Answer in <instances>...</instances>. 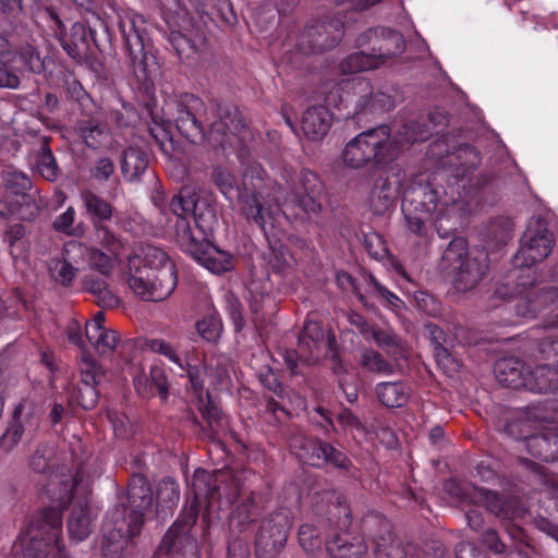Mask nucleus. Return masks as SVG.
Returning <instances> with one entry per match:
<instances>
[{"mask_svg": "<svg viewBox=\"0 0 558 558\" xmlns=\"http://www.w3.org/2000/svg\"><path fill=\"white\" fill-rule=\"evenodd\" d=\"M326 196L323 181L310 169H302L298 182L288 190L278 185L275 192V201L283 216L300 223L317 220L322 216Z\"/></svg>", "mask_w": 558, "mask_h": 558, "instance_id": "obj_1", "label": "nucleus"}, {"mask_svg": "<svg viewBox=\"0 0 558 558\" xmlns=\"http://www.w3.org/2000/svg\"><path fill=\"white\" fill-rule=\"evenodd\" d=\"M400 144L391 137V130L387 124H380L361 132L345 145L342 151L343 162L359 169L368 163L374 167H385L399 158Z\"/></svg>", "mask_w": 558, "mask_h": 558, "instance_id": "obj_2", "label": "nucleus"}, {"mask_svg": "<svg viewBox=\"0 0 558 558\" xmlns=\"http://www.w3.org/2000/svg\"><path fill=\"white\" fill-rule=\"evenodd\" d=\"M442 259L452 268L454 290L462 293L476 288L489 269L488 253L483 248L468 251L466 240L461 236L450 241Z\"/></svg>", "mask_w": 558, "mask_h": 558, "instance_id": "obj_3", "label": "nucleus"}, {"mask_svg": "<svg viewBox=\"0 0 558 558\" xmlns=\"http://www.w3.org/2000/svg\"><path fill=\"white\" fill-rule=\"evenodd\" d=\"M347 112L344 119L355 118L360 114H378L395 108L398 89L393 85L384 83L374 85L365 77L345 80Z\"/></svg>", "mask_w": 558, "mask_h": 558, "instance_id": "obj_4", "label": "nucleus"}, {"mask_svg": "<svg viewBox=\"0 0 558 558\" xmlns=\"http://www.w3.org/2000/svg\"><path fill=\"white\" fill-rule=\"evenodd\" d=\"M266 173L258 163L250 165L242 174L241 185L236 189L241 214L248 223L258 227L267 235V223H271V206L266 204L268 195Z\"/></svg>", "mask_w": 558, "mask_h": 558, "instance_id": "obj_5", "label": "nucleus"}, {"mask_svg": "<svg viewBox=\"0 0 558 558\" xmlns=\"http://www.w3.org/2000/svg\"><path fill=\"white\" fill-rule=\"evenodd\" d=\"M286 438L290 450L303 464L317 469L331 465L343 471H349L352 466L351 460L343 451L317 436L307 435L298 426H290Z\"/></svg>", "mask_w": 558, "mask_h": 558, "instance_id": "obj_6", "label": "nucleus"}, {"mask_svg": "<svg viewBox=\"0 0 558 558\" xmlns=\"http://www.w3.org/2000/svg\"><path fill=\"white\" fill-rule=\"evenodd\" d=\"M466 495L470 496L472 502L475 501L473 498H477L485 510L498 519L511 539L522 543L525 541V531L521 526V522L527 510L518 496L478 486H473L471 493H465V499Z\"/></svg>", "mask_w": 558, "mask_h": 558, "instance_id": "obj_7", "label": "nucleus"}, {"mask_svg": "<svg viewBox=\"0 0 558 558\" xmlns=\"http://www.w3.org/2000/svg\"><path fill=\"white\" fill-rule=\"evenodd\" d=\"M292 529V513L288 508H280L260 520L253 531L256 558H277L286 547Z\"/></svg>", "mask_w": 558, "mask_h": 558, "instance_id": "obj_8", "label": "nucleus"}, {"mask_svg": "<svg viewBox=\"0 0 558 558\" xmlns=\"http://www.w3.org/2000/svg\"><path fill=\"white\" fill-rule=\"evenodd\" d=\"M337 520L335 529L327 534V553L332 558H362L367 553V545L362 536L349 531L352 518L351 509L343 496H337Z\"/></svg>", "mask_w": 558, "mask_h": 558, "instance_id": "obj_9", "label": "nucleus"}, {"mask_svg": "<svg viewBox=\"0 0 558 558\" xmlns=\"http://www.w3.org/2000/svg\"><path fill=\"white\" fill-rule=\"evenodd\" d=\"M196 521V508L192 507L168 529L157 554L171 555V558H201L198 542L193 534Z\"/></svg>", "mask_w": 558, "mask_h": 558, "instance_id": "obj_10", "label": "nucleus"}, {"mask_svg": "<svg viewBox=\"0 0 558 558\" xmlns=\"http://www.w3.org/2000/svg\"><path fill=\"white\" fill-rule=\"evenodd\" d=\"M178 276L170 269L150 271L147 268H132L128 277V286L144 302H161L175 290Z\"/></svg>", "mask_w": 558, "mask_h": 558, "instance_id": "obj_11", "label": "nucleus"}, {"mask_svg": "<svg viewBox=\"0 0 558 558\" xmlns=\"http://www.w3.org/2000/svg\"><path fill=\"white\" fill-rule=\"evenodd\" d=\"M555 243L554 234L542 218L531 219L521 238V245L513 257L518 268L530 270L531 266L545 259Z\"/></svg>", "mask_w": 558, "mask_h": 558, "instance_id": "obj_12", "label": "nucleus"}, {"mask_svg": "<svg viewBox=\"0 0 558 558\" xmlns=\"http://www.w3.org/2000/svg\"><path fill=\"white\" fill-rule=\"evenodd\" d=\"M28 535L37 551L61 555L64 549L61 511L52 507L40 510L28 524Z\"/></svg>", "mask_w": 558, "mask_h": 558, "instance_id": "obj_13", "label": "nucleus"}, {"mask_svg": "<svg viewBox=\"0 0 558 558\" xmlns=\"http://www.w3.org/2000/svg\"><path fill=\"white\" fill-rule=\"evenodd\" d=\"M138 534L129 530L125 505L114 507L109 515V522L104 525L102 558H126L135 546L133 537Z\"/></svg>", "mask_w": 558, "mask_h": 558, "instance_id": "obj_14", "label": "nucleus"}, {"mask_svg": "<svg viewBox=\"0 0 558 558\" xmlns=\"http://www.w3.org/2000/svg\"><path fill=\"white\" fill-rule=\"evenodd\" d=\"M379 39L377 48H373L372 53L359 51L351 53L341 61L340 71L342 74H353L363 71H369L378 68L388 59L399 56L405 51L404 37H376Z\"/></svg>", "mask_w": 558, "mask_h": 558, "instance_id": "obj_15", "label": "nucleus"}, {"mask_svg": "<svg viewBox=\"0 0 558 558\" xmlns=\"http://www.w3.org/2000/svg\"><path fill=\"white\" fill-rule=\"evenodd\" d=\"M154 501L151 485L144 475H133L129 483L125 500L116 507L126 508V524L133 533H140Z\"/></svg>", "mask_w": 558, "mask_h": 558, "instance_id": "obj_16", "label": "nucleus"}, {"mask_svg": "<svg viewBox=\"0 0 558 558\" xmlns=\"http://www.w3.org/2000/svg\"><path fill=\"white\" fill-rule=\"evenodd\" d=\"M204 102L201 98L184 94L177 102L175 126L180 134L193 144L205 141V129L201 121Z\"/></svg>", "mask_w": 558, "mask_h": 558, "instance_id": "obj_17", "label": "nucleus"}, {"mask_svg": "<svg viewBox=\"0 0 558 558\" xmlns=\"http://www.w3.org/2000/svg\"><path fill=\"white\" fill-rule=\"evenodd\" d=\"M336 502L328 506L326 512L317 515L313 522L304 523L299 527L298 539L304 551L315 554L319 551L325 544L327 547V534L335 529Z\"/></svg>", "mask_w": 558, "mask_h": 558, "instance_id": "obj_18", "label": "nucleus"}, {"mask_svg": "<svg viewBox=\"0 0 558 558\" xmlns=\"http://www.w3.org/2000/svg\"><path fill=\"white\" fill-rule=\"evenodd\" d=\"M128 50L134 75L140 84L148 88L153 74L157 71L156 57L147 50L145 37H121Z\"/></svg>", "mask_w": 558, "mask_h": 558, "instance_id": "obj_19", "label": "nucleus"}, {"mask_svg": "<svg viewBox=\"0 0 558 558\" xmlns=\"http://www.w3.org/2000/svg\"><path fill=\"white\" fill-rule=\"evenodd\" d=\"M399 186V180H391L387 174H379L374 180L367 198L374 215L383 216L396 206Z\"/></svg>", "mask_w": 558, "mask_h": 558, "instance_id": "obj_20", "label": "nucleus"}, {"mask_svg": "<svg viewBox=\"0 0 558 558\" xmlns=\"http://www.w3.org/2000/svg\"><path fill=\"white\" fill-rule=\"evenodd\" d=\"M75 253H83V244L77 241H69L63 245L61 258L53 257L48 264L51 278L64 288L71 287L78 274V268L71 263Z\"/></svg>", "mask_w": 558, "mask_h": 558, "instance_id": "obj_21", "label": "nucleus"}, {"mask_svg": "<svg viewBox=\"0 0 558 558\" xmlns=\"http://www.w3.org/2000/svg\"><path fill=\"white\" fill-rule=\"evenodd\" d=\"M262 513L263 507L256 501L255 494L251 492L247 496H243L233 509L230 517V529L253 533L260 522Z\"/></svg>", "mask_w": 558, "mask_h": 558, "instance_id": "obj_22", "label": "nucleus"}, {"mask_svg": "<svg viewBox=\"0 0 558 558\" xmlns=\"http://www.w3.org/2000/svg\"><path fill=\"white\" fill-rule=\"evenodd\" d=\"M438 199L439 192L436 186L427 180H418L404 190L402 205L435 213Z\"/></svg>", "mask_w": 558, "mask_h": 558, "instance_id": "obj_23", "label": "nucleus"}, {"mask_svg": "<svg viewBox=\"0 0 558 558\" xmlns=\"http://www.w3.org/2000/svg\"><path fill=\"white\" fill-rule=\"evenodd\" d=\"M92 524L93 518L87 499H75L73 497L68 518V533L70 538L75 542L84 541L92 532Z\"/></svg>", "mask_w": 558, "mask_h": 558, "instance_id": "obj_24", "label": "nucleus"}, {"mask_svg": "<svg viewBox=\"0 0 558 558\" xmlns=\"http://www.w3.org/2000/svg\"><path fill=\"white\" fill-rule=\"evenodd\" d=\"M360 530L363 539L373 542L374 546L393 537V526L391 522L380 512L369 510L360 520Z\"/></svg>", "mask_w": 558, "mask_h": 558, "instance_id": "obj_25", "label": "nucleus"}, {"mask_svg": "<svg viewBox=\"0 0 558 558\" xmlns=\"http://www.w3.org/2000/svg\"><path fill=\"white\" fill-rule=\"evenodd\" d=\"M331 123L332 116L326 106H312L303 113L302 131L308 140L320 141L329 132Z\"/></svg>", "mask_w": 558, "mask_h": 558, "instance_id": "obj_26", "label": "nucleus"}, {"mask_svg": "<svg viewBox=\"0 0 558 558\" xmlns=\"http://www.w3.org/2000/svg\"><path fill=\"white\" fill-rule=\"evenodd\" d=\"M497 380L505 387L518 389L527 385V369L523 361L515 357H504L494 367Z\"/></svg>", "mask_w": 558, "mask_h": 558, "instance_id": "obj_27", "label": "nucleus"}, {"mask_svg": "<svg viewBox=\"0 0 558 558\" xmlns=\"http://www.w3.org/2000/svg\"><path fill=\"white\" fill-rule=\"evenodd\" d=\"M177 243L183 252L196 259L211 243L209 234H196L186 218H178L175 221Z\"/></svg>", "mask_w": 558, "mask_h": 558, "instance_id": "obj_28", "label": "nucleus"}, {"mask_svg": "<svg viewBox=\"0 0 558 558\" xmlns=\"http://www.w3.org/2000/svg\"><path fill=\"white\" fill-rule=\"evenodd\" d=\"M526 450L546 462L558 460V432L547 430L526 437Z\"/></svg>", "mask_w": 558, "mask_h": 558, "instance_id": "obj_29", "label": "nucleus"}, {"mask_svg": "<svg viewBox=\"0 0 558 558\" xmlns=\"http://www.w3.org/2000/svg\"><path fill=\"white\" fill-rule=\"evenodd\" d=\"M38 198L39 193L37 190H34V192L15 197V199L12 201L2 199L7 207L3 210L2 218H8L12 215H16L21 220L24 221L35 220L40 213V205Z\"/></svg>", "mask_w": 558, "mask_h": 558, "instance_id": "obj_30", "label": "nucleus"}, {"mask_svg": "<svg viewBox=\"0 0 558 558\" xmlns=\"http://www.w3.org/2000/svg\"><path fill=\"white\" fill-rule=\"evenodd\" d=\"M525 268L511 271L502 281L498 282L494 295L500 300H510L524 294L533 284L530 275H524Z\"/></svg>", "mask_w": 558, "mask_h": 558, "instance_id": "obj_31", "label": "nucleus"}, {"mask_svg": "<svg viewBox=\"0 0 558 558\" xmlns=\"http://www.w3.org/2000/svg\"><path fill=\"white\" fill-rule=\"evenodd\" d=\"M526 388L539 393L558 390V363L556 365L541 364L527 372Z\"/></svg>", "mask_w": 558, "mask_h": 558, "instance_id": "obj_32", "label": "nucleus"}, {"mask_svg": "<svg viewBox=\"0 0 558 558\" xmlns=\"http://www.w3.org/2000/svg\"><path fill=\"white\" fill-rule=\"evenodd\" d=\"M81 197L92 227L111 221L114 213L112 204L90 190L82 191Z\"/></svg>", "mask_w": 558, "mask_h": 558, "instance_id": "obj_33", "label": "nucleus"}, {"mask_svg": "<svg viewBox=\"0 0 558 558\" xmlns=\"http://www.w3.org/2000/svg\"><path fill=\"white\" fill-rule=\"evenodd\" d=\"M82 291L90 293L95 302L102 308H114L119 305L118 296L110 290L108 282L96 276L86 275L81 280Z\"/></svg>", "mask_w": 558, "mask_h": 558, "instance_id": "obj_34", "label": "nucleus"}, {"mask_svg": "<svg viewBox=\"0 0 558 558\" xmlns=\"http://www.w3.org/2000/svg\"><path fill=\"white\" fill-rule=\"evenodd\" d=\"M215 482H216L215 478L208 471L201 469V468L196 469L192 476V483H191L194 498L189 506H185L183 508L179 518H182L183 514L192 507L196 508V513L198 517L199 508H201V500L209 499L210 497H213L214 492L216 489Z\"/></svg>", "mask_w": 558, "mask_h": 558, "instance_id": "obj_35", "label": "nucleus"}, {"mask_svg": "<svg viewBox=\"0 0 558 558\" xmlns=\"http://www.w3.org/2000/svg\"><path fill=\"white\" fill-rule=\"evenodd\" d=\"M217 122H222L225 128L234 136L244 138L248 132L245 119L240 109L232 104H216Z\"/></svg>", "mask_w": 558, "mask_h": 558, "instance_id": "obj_36", "label": "nucleus"}, {"mask_svg": "<svg viewBox=\"0 0 558 558\" xmlns=\"http://www.w3.org/2000/svg\"><path fill=\"white\" fill-rule=\"evenodd\" d=\"M148 166V156L140 147L130 146L123 150L121 172L129 181L141 178Z\"/></svg>", "mask_w": 558, "mask_h": 558, "instance_id": "obj_37", "label": "nucleus"}, {"mask_svg": "<svg viewBox=\"0 0 558 558\" xmlns=\"http://www.w3.org/2000/svg\"><path fill=\"white\" fill-rule=\"evenodd\" d=\"M450 157V163L457 167L459 175H466L474 171L482 162L480 150L468 143L458 145Z\"/></svg>", "mask_w": 558, "mask_h": 558, "instance_id": "obj_38", "label": "nucleus"}, {"mask_svg": "<svg viewBox=\"0 0 558 558\" xmlns=\"http://www.w3.org/2000/svg\"><path fill=\"white\" fill-rule=\"evenodd\" d=\"M49 143L50 138L47 136H44L40 140V146L36 153L35 166L38 173L45 180L49 182H56L59 179L61 172Z\"/></svg>", "mask_w": 558, "mask_h": 558, "instance_id": "obj_39", "label": "nucleus"}, {"mask_svg": "<svg viewBox=\"0 0 558 558\" xmlns=\"http://www.w3.org/2000/svg\"><path fill=\"white\" fill-rule=\"evenodd\" d=\"M195 260L213 274H222L232 269V255L219 250L213 243Z\"/></svg>", "mask_w": 558, "mask_h": 558, "instance_id": "obj_40", "label": "nucleus"}, {"mask_svg": "<svg viewBox=\"0 0 558 558\" xmlns=\"http://www.w3.org/2000/svg\"><path fill=\"white\" fill-rule=\"evenodd\" d=\"M407 229L418 238L428 235L429 226L433 222L434 213L413 208L410 205H401Z\"/></svg>", "mask_w": 558, "mask_h": 558, "instance_id": "obj_41", "label": "nucleus"}, {"mask_svg": "<svg viewBox=\"0 0 558 558\" xmlns=\"http://www.w3.org/2000/svg\"><path fill=\"white\" fill-rule=\"evenodd\" d=\"M375 391L379 401L387 408H400L409 398L404 385L399 381L380 383Z\"/></svg>", "mask_w": 558, "mask_h": 558, "instance_id": "obj_42", "label": "nucleus"}, {"mask_svg": "<svg viewBox=\"0 0 558 558\" xmlns=\"http://www.w3.org/2000/svg\"><path fill=\"white\" fill-rule=\"evenodd\" d=\"M194 223L197 232L213 236L216 225L218 223L215 207L206 201H197L196 208L192 210Z\"/></svg>", "mask_w": 558, "mask_h": 558, "instance_id": "obj_43", "label": "nucleus"}, {"mask_svg": "<svg viewBox=\"0 0 558 558\" xmlns=\"http://www.w3.org/2000/svg\"><path fill=\"white\" fill-rule=\"evenodd\" d=\"M136 268H147L150 271H161V269L171 268L173 276H177V267L174 263L169 258L168 254L163 250L156 246H147L141 260V265Z\"/></svg>", "mask_w": 558, "mask_h": 558, "instance_id": "obj_44", "label": "nucleus"}, {"mask_svg": "<svg viewBox=\"0 0 558 558\" xmlns=\"http://www.w3.org/2000/svg\"><path fill=\"white\" fill-rule=\"evenodd\" d=\"M23 404H17L13 411L12 420L4 434L0 437V449L4 452L11 451L21 440L24 434V426L21 421Z\"/></svg>", "mask_w": 558, "mask_h": 558, "instance_id": "obj_45", "label": "nucleus"}, {"mask_svg": "<svg viewBox=\"0 0 558 558\" xmlns=\"http://www.w3.org/2000/svg\"><path fill=\"white\" fill-rule=\"evenodd\" d=\"M252 533L239 529H230L227 538V558H250Z\"/></svg>", "mask_w": 558, "mask_h": 558, "instance_id": "obj_46", "label": "nucleus"}, {"mask_svg": "<svg viewBox=\"0 0 558 558\" xmlns=\"http://www.w3.org/2000/svg\"><path fill=\"white\" fill-rule=\"evenodd\" d=\"M180 499L179 484L170 476L163 477L157 485L156 500L158 512L173 508Z\"/></svg>", "mask_w": 558, "mask_h": 558, "instance_id": "obj_47", "label": "nucleus"}, {"mask_svg": "<svg viewBox=\"0 0 558 558\" xmlns=\"http://www.w3.org/2000/svg\"><path fill=\"white\" fill-rule=\"evenodd\" d=\"M3 185L15 197L34 192L32 179L19 170L7 171L3 175Z\"/></svg>", "mask_w": 558, "mask_h": 558, "instance_id": "obj_48", "label": "nucleus"}, {"mask_svg": "<svg viewBox=\"0 0 558 558\" xmlns=\"http://www.w3.org/2000/svg\"><path fill=\"white\" fill-rule=\"evenodd\" d=\"M210 179L226 199L233 204V194L239 187L233 173L227 168L216 166L211 170Z\"/></svg>", "mask_w": 558, "mask_h": 558, "instance_id": "obj_49", "label": "nucleus"}, {"mask_svg": "<svg viewBox=\"0 0 558 558\" xmlns=\"http://www.w3.org/2000/svg\"><path fill=\"white\" fill-rule=\"evenodd\" d=\"M105 124L95 120L78 121L76 132L83 140L85 145L89 148L96 149L101 143V137L105 135Z\"/></svg>", "mask_w": 558, "mask_h": 558, "instance_id": "obj_50", "label": "nucleus"}, {"mask_svg": "<svg viewBox=\"0 0 558 558\" xmlns=\"http://www.w3.org/2000/svg\"><path fill=\"white\" fill-rule=\"evenodd\" d=\"M86 252L88 255V262L90 268L97 270L102 276H110L113 270L114 259L119 254H110L109 252H104L102 250L90 246L87 247L83 245V252Z\"/></svg>", "mask_w": 558, "mask_h": 558, "instance_id": "obj_51", "label": "nucleus"}, {"mask_svg": "<svg viewBox=\"0 0 558 558\" xmlns=\"http://www.w3.org/2000/svg\"><path fill=\"white\" fill-rule=\"evenodd\" d=\"M295 43L298 49L304 54L323 53L339 44L336 36L332 37H298Z\"/></svg>", "mask_w": 558, "mask_h": 558, "instance_id": "obj_52", "label": "nucleus"}, {"mask_svg": "<svg viewBox=\"0 0 558 558\" xmlns=\"http://www.w3.org/2000/svg\"><path fill=\"white\" fill-rule=\"evenodd\" d=\"M64 51L76 61L86 57L89 40L98 46L96 37H57Z\"/></svg>", "mask_w": 558, "mask_h": 558, "instance_id": "obj_53", "label": "nucleus"}, {"mask_svg": "<svg viewBox=\"0 0 558 558\" xmlns=\"http://www.w3.org/2000/svg\"><path fill=\"white\" fill-rule=\"evenodd\" d=\"M96 242L110 254H119L123 247L121 239L109 228L108 223L93 227Z\"/></svg>", "mask_w": 558, "mask_h": 558, "instance_id": "obj_54", "label": "nucleus"}, {"mask_svg": "<svg viewBox=\"0 0 558 558\" xmlns=\"http://www.w3.org/2000/svg\"><path fill=\"white\" fill-rule=\"evenodd\" d=\"M555 320L556 318L549 325L555 332L542 338L537 344L534 353L537 360H557L558 363V328L555 326Z\"/></svg>", "mask_w": 558, "mask_h": 558, "instance_id": "obj_55", "label": "nucleus"}, {"mask_svg": "<svg viewBox=\"0 0 558 558\" xmlns=\"http://www.w3.org/2000/svg\"><path fill=\"white\" fill-rule=\"evenodd\" d=\"M371 336L375 343L387 354L398 356L401 353V340L393 331L375 327Z\"/></svg>", "mask_w": 558, "mask_h": 558, "instance_id": "obj_56", "label": "nucleus"}, {"mask_svg": "<svg viewBox=\"0 0 558 558\" xmlns=\"http://www.w3.org/2000/svg\"><path fill=\"white\" fill-rule=\"evenodd\" d=\"M196 193L189 189H182L177 195H174L170 202V210L178 218H185V214L192 213L196 208L198 201Z\"/></svg>", "mask_w": 558, "mask_h": 558, "instance_id": "obj_57", "label": "nucleus"}, {"mask_svg": "<svg viewBox=\"0 0 558 558\" xmlns=\"http://www.w3.org/2000/svg\"><path fill=\"white\" fill-rule=\"evenodd\" d=\"M360 364L368 372L378 374H392L393 366L374 349H365L361 354Z\"/></svg>", "mask_w": 558, "mask_h": 558, "instance_id": "obj_58", "label": "nucleus"}, {"mask_svg": "<svg viewBox=\"0 0 558 558\" xmlns=\"http://www.w3.org/2000/svg\"><path fill=\"white\" fill-rule=\"evenodd\" d=\"M527 294L532 295V310H530V313H539L558 299V288L555 286H544L536 290H527ZM523 314H529V311L523 312Z\"/></svg>", "mask_w": 558, "mask_h": 558, "instance_id": "obj_59", "label": "nucleus"}, {"mask_svg": "<svg viewBox=\"0 0 558 558\" xmlns=\"http://www.w3.org/2000/svg\"><path fill=\"white\" fill-rule=\"evenodd\" d=\"M14 60H19L27 71L35 74H40L46 70V59L40 58L37 50L29 45L21 48L14 54Z\"/></svg>", "mask_w": 558, "mask_h": 558, "instance_id": "obj_60", "label": "nucleus"}, {"mask_svg": "<svg viewBox=\"0 0 558 558\" xmlns=\"http://www.w3.org/2000/svg\"><path fill=\"white\" fill-rule=\"evenodd\" d=\"M231 135L233 134L222 125V122L214 121L210 123L207 134L205 133V140L209 148L225 150L231 145Z\"/></svg>", "mask_w": 558, "mask_h": 558, "instance_id": "obj_61", "label": "nucleus"}, {"mask_svg": "<svg viewBox=\"0 0 558 558\" xmlns=\"http://www.w3.org/2000/svg\"><path fill=\"white\" fill-rule=\"evenodd\" d=\"M434 133V128L425 120L423 121H411L403 125V132L405 140L411 143L424 142L428 140Z\"/></svg>", "mask_w": 558, "mask_h": 558, "instance_id": "obj_62", "label": "nucleus"}, {"mask_svg": "<svg viewBox=\"0 0 558 558\" xmlns=\"http://www.w3.org/2000/svg\"><path fill=\"white\" fill-rule=\"evenodd\" d=\"M195 397L197 401V408L201 411L204 420L207 421L208 425H219L221 421V410L217 407V404L213 402L209 391H206L205 396L203 392L202 395H197Z\"/></svg>", "mask_w": 558, "mask_h": 558, "instance_id": "obj_63", "label": "nucleus"}, {"mask_svg": "<svg viewBox=\"0 0 558 558\" xmlns=\"http://www.w3.org/2000/svg\"><path fill=\"white\" fill-rule=\"evenodd\" d=\"M376 558H408L403 543L395 535L374 549Z\"/></svg>", "mask_w": 558, "mask_h": 558, "instance_id": "obj_64", "label": "nucleus"}]
</instances>
